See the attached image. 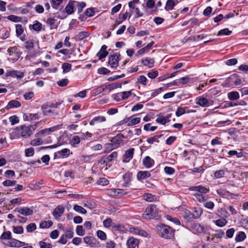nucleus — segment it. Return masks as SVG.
I'll use <instances>...</instances> for the list:
<instances>
[{"label": "nucleus", "mask_w": 248, "mask_h": 248, "mask_svg": "<svg viewBox=\"0 0 248 248\" xmlns=\"http://www.w3.org/2000/svg\"><path fill=\"white\" fill-rule=\"evenodd\" d=\"M188 190L194 192L192 195L194 196L198 202L204 203V206L205 208L210 210L214 209V203L212 202H207L210 197L205 194L209 192V188L202 185H199L190 186L188 188Z\"/></svg>", "instance_id": "1"}, {"label": "nucleus", "mask_w": 248, "mask_h": 248, "mask_svg": "<svg viewBox=\"0 0 248 248\" xmlns=\"http://www.w3.org/2000/svg\"><path fill=\"white\" fill-rule=\"evenodd\" d=\"M37 124L21 125L15 129V133L17 138L30 137L37 128Z\"/></svg>", "instance_id": "2"}, {"label": "nucleus", "mask_w": 248, "mask_h": 248, "mask_svg": "<svg viewBox=\"0 0 248 248\" xmlns=\"http://www.w3.org/2000/svg\"><path fill=\"white\" fill-rule=\"evenodd\" d=\"M62 127V124H59L49 128H45L35 134V137H39L43 139L52 133L61 129Z\"/></svg>", "instance_id": "3"}, {"label": "nucleus", "mask_w": 248, "mask_h": 248, "mask_svg": "<svg viewBox=\"0 0 248 248\" xmlns=\"http://www.w3.org/2000/svg\"><path fill=\"white\" fill-rule=\"evenodd\" d=\"M157 213L156 206L154 204H152L146 208L145 211L142 214V217L145 219H150L155 217Z\"/></svg>", "instance_id": "4"}, {"label": "nucleus", "mask_w": 248, "mask_h": 248, "mask_svg": "<svg viewBox=\"0 0 248 248\" xmlns=\"http://www.w3.org/2000/svg\"><path fill=\"white\" fill-rule=\"evenodd\" d=\"M174 230L172 229L169 226L162 225L160 227V233L161 236L166 239H170L174 236Z\"/></svg>", "instance_id": "5"}, {"label": "nucleus", "mask_w": 248, "mask_h": 248, "mask_svg": "<svg viewBox=\"0 0 248 248\" xmlns=\"http://www.w3.org/2000/svg\"><path fill=\"white\" fill-rule=\"evenodd\" d=\"M226 82L229 86L233 85L237 86L242 83L241 79L239 76L236 74H233L231 75L226 79Z\"/></svg>", "instance_id": "6"}, {"label": "nucleus", "mask_w": 248, "mask_h": 248, "mask_svg": "<svg viewBox=\"0 0 248 248\" xmlns=\"http://www.w3.org/2000/svg\"><path fill=\"white\" fill-rule=\"evenodd\" d=\"M74 235V232L72 229H69L65 231L64 234L62 235L60 239L58 241L59 243L62 244H65L68 239H71Z\"/></svg>", "instance_id": "7"}, {"label": "nucleus", "mask_w": 248, "mask_h": 248, "mask_svg": "<svg viewBox=\"0 0 248 248\" xmlns=\"http://www.w3.org/2000/svg\"><path fill=\"white\" fill-rule=\"evenodd\" d=\"M41 109L43 115L45 116H58L59 115V113L55 112L54 109H53L48 104L43 105Z\"/></svg>", "instance_id": "8"}, {"label": "nucleus", "mask_w": 248, "mask_h": 248, "mask_svg": "<svg viewBox=\"0 0 248 248\" xmlns=\"http://www.w3.org/2000/svg\"><path fill=\"white\" fill-rule=\"evenodd\" d=\"M85 243L93 248H98L100 246L99 242L95 238L92 236H85L83 238Z\"/></svg>", "instance_id": "9"}, {"label": "nucleus", "mask_w": 248, "mask_h": 248, "mask_svg": "<svg viewBox=\"0 0 248 248\" xmlns=\"http://www.w3.org/2000/svg\"><path fill=\"white\" fill-rule=\"evenodd\" d=\"M3 243L10 247L19 248L25 245V243L24 242L12 238V237L6 242H3Z\"/></svg>", "instance_id": "10"}, {"label": "nucleus", "mask_w": 248, "mask_h": 248, "mask_svg": "<svg viewBox=\"0 0 248 248\" xmlns=\"http://www.w3.org/2000/svg\"><path fill=\"white\" fill-rule=\"evenodd\" d=\"M163 90V88L161 87L155 90H151L144 92L142 93L144 96L148 98V99H150L153 97H155L159 94Z\"/></svg>", "instance_id": "11"}, {"label": "nucleus", "mask_w": 248, "mask_h": 248, "mask_svg": "<svg viewBox=\"0 0 248 248\" xmlns=\"http://www.w3.org/2000/svg\"><path fill=\"white\" fill-rule=\"evenodd\" d=\"M14 211L25 216H31L33 214V210L28 207L16 208Z\"/></svg>", "instance_id": "12"}, {"label": "nucleus", "mask_w": 248, "mask_h": 248, "mask_svg": "<svg viewBox=\"0 0 248 248\" xmlns=\"http://www.w3.org/2000/svg\"><path fill=\"white\" fill-rule=\"evenodd\" d=\"M120 54L111 55L108 59V63L112 68H116L118 66Z\"/></svg>", "instance_id": "13"}, {"label": "nucleus", "mask_w": 248, "mask_h": 248, "mask_svg": "<svg viewBox=\"0 0 248 248\" xmlns=\"http://www.w3.org/2000/svg\"><path fill=\"white\" fill-rule=\"evenodd\" d=\"M134 150V148H131L125 151L123 157V161L124 162L127 163L131 160L133 157Z\"/></svg>", "instance_id": "14"}, {"label": "nucleus", "mask_w": 248, "mask_h": 248, "mask_svg": "<svg viewBox=\"0 0 248 248\" xmlns=\"http://www.w3.org/2000/svg\"><path fill=\"white\" fill-rule=\"evenodd\" d=\"M132 173L129 171L126 172L124 175H123V179L124 181V183L123 184V186L127 187L130 186V182L132 179Z\"/></svg>", "instance_id": "15"}, {"label": "nucleus", "mask_w": 248, "mask_h": 248, "mask_svg": "<svg viewBox=\"0 0 248 248\" xmlns=\"http://www.w3.org/2000/svg\"><path fill=\"white\" fill-rule=\"evenodd\" d=\"M64 211V208L62 205L57 206L53 210L52 214L56 219L59 218L63 214Z\"/></svg>", "instance_id": "16"}, {"label": "nucleus", "mask_w": 248, "mask_h": 248, "mask_svg": "<svg viewBox=\"0 0 248 248\" xmlns=\"http://www.w3.org/2000/svg\"><path fill=\"white\" fill-rule=\"evenodd\" d=\"M196 104L202 107H208L210 103L207 98L203 96H199L196 99Z\"/></svg>", "instance_id": "17"}, {"label": "nucleus", "mask_w": 248, "mask_h": 248, "mask_svg": "<svg viewBox=\"0 0 248 248\" xmlns=\"http://www.w3.org/2000/svg\"><path fill=\"white\" fill-rule=\"evenodd\" d=\"M117 155L118 154L117 152H113L109 155L103 157L101 159V161H103L104 164H107L111 161L116 159L117 158Z\"/></svg>", "instance_id": "18"}, {"label": "nucleus", "mask_w": 248, "mask_h": 248, "mask_svg": "<svg viewBox=\"0 0 248 248\" xmlns=\"http://www.w3.org/2000/svg\"><path fill=\"white\" fill-rule=\"evenodd\" d=\"M8 53L10 56H15V61H17L20 55V53L18 51V48L16 46L10 47L8 49Z\"/></svg>", "instance_id": "19"}, {"label": "nucleus", "mask_w": 248, "mask_h": 248, "mask_svg": "<svg viewBox=\"0 0 248 248\" xmlns=\"http://www.w3.org/2000/svg\"><path fill=\"white\" fill-rule=\"evenodd\" d=\"M123 138L124 137L122 135H118L112 139L111 142L114 148L118 147L122 144Z\"/></svg>", "instance_id": "20"}, {"label": "nucleus", "mask_w": 248, "mask_h": 248, "mask_svg": "<svg viewBox=\"0 0 248 248\" xmlns=\"http://www.w3.org/2000/svg\"><path fill=\"white\" fill-rule=\"evenodd\" d=\"M190 227L194 233H202L204 231V228L199 223H192Z\"/></svg>", "instance_id": "21"}, {"label": "nucleus", "mask_w": 248, "mask_h": 248, "mask_svg": "<svg viewBox=\"0 0 248 248\" xmlns=\"http://www.w3.org/2000/svg\"><path fill=\"white\" fill-rule=\"evenodd\" d=\"M139 241L134 237H130L126 242V245L128 248H136L138 246Z\"/></svg>", "instance_id": "22"}, {"label": "nucleus", "mask_w": 248, "mask_h": 248, "mask_svg": "<svg viewBox=\"0 0 248 248\" xmlns=\"http://www.w3.org/2000/svg\"><path fill=\"white\" fill-rule=\"evenodd\" d=\"M76 1H69L65 8L66 12L70 15L76 11L75 7L76 6Z\"/></svg>", "instance_id": "23"}, {"label": "nucleus", "mask_w": 248, "mask_h": 248, "mask_svg": "<svg viewBox=\"0 0 248 248\" xmlns=\"http://www.w3.org/2000/svg\"><path fill=\"white\" fill-rule=\"evenodd\" d=\"M46 23L49 26L50 29H56L59 24L57 19L52 17L48 18Z\"/></svg>", "instance_id": "24"}, {"label": "nucleus", "mask_w": 248, "mask_h": 248, "mask_svg": "<svg viewBox=\"0 0 248 248\" xmlns=\"http://www.w3.org/2000/svg\"><path fill=\"white\" fill-rule=\"evenodd\" d=\"M154 44V42L152 41L149 43L147 46L145 47L141 48L138 51L137 54V55H142L144 53L147 52L150 50L152 48L153 45Z\"/></svg>", "instance_id": "25"}, {"label": "nucleus", "mask_w": 248, "mask_h": 248, "mask_svg": "<svg viewBox=\"0 0 248 248\" xmlns=\"http://www.w3.org/2000/svg\"><path fill=\"white\" fill-rule=\"evenodd\" d=\"M143 164L146 168H150L154 165V160L150 156H146L143 160Z\"/></svg>", "instance_id": "26"}, {"label": "nucleus", "mask_w": 248, "mask_h": 248, "mask_svg": "<svg viewBox=\"0 0 248 248\" xmlns=\"http://www.w3.org/2000/svg\"><path fill=\"white\" fill-rule=\"evenodd\" d=\"M151 176V174L148 171H140L137 173V178L138 180L145 179Z\"/></svg>", "instance_id": "27"}, {"label": "nucleus", "mask_w": 248, "mask_h": 248, "mask_svg": "<svg viewBox=\"0 0 248 248\" xmlns=\"http://www.w3.org/2000/svg\"><path fill=\"white\" fill-rule=\"evenodd\" d=\"M90 35V33L87 31H82L79 32L77 35H76L74 39L76 41L82 40L83 39L88 37Z\"/></svg>", "instance_id": "28"}, {"label": "nucleus", "mask_w": 248, "mask_h": 248, "mask_svg": "<svg viewBox=\"0 0 248 248\" xmlns=\"http://www.w3.org/2000/svg\"><path fill=\"white\" fill-rule=\"evenodd\" d=\"M6 76L21 78L24 77V74L22 72H18L17 71L13 70L7 72L6 73Z\"/></svg>", "instance_id": "29"}, {"label": "nucleus", "mask_w": 248, "mask_h": 248, "mask_svg": "<svg viewBox=\"0 0 248 248\" xmlns=\"http://www.w3.org/2000/svg\"><path fill=\"white\" fill-rule=\"evenodd\" d=\"M80 142V138L78 136H73L70 140V144L74 147H78Z\"/></svg>", "instance_id": "30"}, {"label": "nucleus", "mask_w": 248, "mask_h": 248, "mask_svg": "<svg viewBox=\"0 0 248 248\" xmlns=\"http://www.w3.org/2000/svg\"><path fill=\"white\" fill-rule=\"evenodd\" d=\"M103 225L106 228H109L111 226H112L113 228H116L117 229H119L120 227L119 225H112V220L110 218H108L105 219L103 222Z\"/></svg>", "instance_id": "31"}, {"label": "nucleus", "mask_w": 248, "mask_h": 248, "mask_svg": "<svg viewBox=\"0 0 248 248\" xmlns=\"http://www.w3.org/2000/svg\"><path fill=\"white\" fill-rule=\"evenodd\" d=\"M21 106L20 103L15 100H11L9 103L8 104L6 107V108L7 109H9L14 108H18Z\"/></svg>", "instance_id": "32"}, {"label": "nucleus", "mask_w": 248, "mask_h": 248, "mask_svg": "<svg viewBox=\"0 0 248 248\" xmlns=\"http://www.w3.org/2000/svg\"><path fill=\"white\" fill-rule=\"evenodd\" d=\"M106 119L104 116H96L94 117L90 122L91 125H93L97 123L104 122Z\"/></svg>", "instance_id": "33"}, {"label": "nucleus", "mask_w": 248, "mask_h": 248, "mask_svg": "<svg viewBox=\"0 0 248 248\" xmlns=\"http://www.w3.org/2000/svg\"><path fill=\"white\" fill-rule=\"evenodd\" d=\"M57 154L62 157L65 158L67 157L70 154H72V152L69 149L64 148L57 152Z\"/></svg>", "instance_id": "34"}, {"label": "nucleus", "mask_w": 248, "mask_h": 248, "mask_svg": "<svg viewBox=\"0 0 248 248\" xmlns=\"http://www.w3.org/2000/svg\"><path fill=\"white\" fill-rule=\"evenodd\" d=\"M187 108H182V107H179L178 108L176 112L175 115L177 117H180L183 114H185L186 112V109ZM195 112V110H191L190 111H187V113L189 112Z\"/></svg>", "instance_id": "35"}, {"label": "nucleus", "mask_w": 248, "mask_h": 248, "mask_svg": "<svg viewBox=\"0 0 248 248\" xmlns=\"http://www.w3.org/2000/svg\"><path fill=\"white\" fill-rule=\"evenodd\" d=\"M130 231L132 232L138 234H139L141 236H144V237H147L148 236V234L146 232H145L143 230H139L138 228H131L130 229Z\"/></svg>", "instance_id": "36"}, {"label": "nucleus", "mask_w": 248, "mask_h": 248, "mask_svg": "<svg viewBox=\"0 0 248 248\" xmlns=\"http://www.w3.org/2000/svg\"><path fill=\"white\" fill-rule=\"evenodd\" d=\"M155 61L153 59L145 58L142 60V63L145 66L150 68L153 67Z\"/></svg>", "instance_id": "37"}, {"label": "nucleus", "mask_w": 248, "mask_h": 248, "mask_svg": "<svg viewBox=\"0 0 248 248\" xmlns=\"http://www.w3.org/2000/svg\"><path fill=\"white\" fill-rule=\"evenodd\" d=\"M246 238V235L244 232H239L236 235L235 240L236 242L244 241Z\"/></svg>", "instance_id": "38"}, {"label": "nucleus", "mask_w": 248, "mask_h": 248, "mask_svg": "<svg viewBox=\"0 0 248 248\" xmlns=\"http://www.w3.org/2000/svg\"><path fill=\"white\" fill-rule=\"evenodd\" d=\"M228 97L229 100H235L239 98L240 95L238 92L233 91L228 93Z\"/></svg>", "instance_id": "39"}, {"label": "nucleus", "mask_w": 248, "mask_h": 248, "mask_svg": "<svg viewBox=\"0 0 248 248\" xmlns=\"http://www.w3.org/2000/svg\"><path fill=\"white\" fill-rule=\"evenodd\" d=\"M36 138L31 140V145L32 146L40 145L45 142L44 140L39 137H35Z\"/></svg>", "instance_id": "40"}, {"label": "nucleus", "mask_w": 248, "mask_h": 248, "mask_svg": "<svg viewBox=\"0 0 248 248\" xmlns=\"http://www.w3.org/2000/svg\"><path fill=\"white\" fill-rule=\"evenodd\" d=\"M175 5V3L173 0H168L166 2L165 9L167 11H170L173 9Z\"/></svg>", "instance_id": "41"}, {"label": "nucleus", "mask_w": 248, "mask_h": 248, "mask_svg": "<svg viewBox=\"0 0 248 248\" xmlns=\"http://www.w3.org/2000/svg\"><path fill=\"white\" fill-rule=\"evenodd\" d=\"M31 26L32 29L36 31H40L42 29V24L38 21H35L34 23L31 25H30V27Z\"/></svg>", "instance_id": "42"}, {"label": "nucleus", "mask_w": 248, "mask_h": 248, "mask_svg": "<svg viewBox=\"0 0 248 248\" xmlns=\"http://www.w3.org/2000/svg\"><path fill=\"white\" fill-rule=\"evenodd\" d=\"M214 222L215 224L219 227L225 226L228 223L227 220L225 218L218 219L215 220Z\"/></svg>", "instance_id": "43"}, {"label": "nucleus", "mask_w": 248, "mask_h": 248, "mask_svg": "<svg viewBox=\"0 0 248 248\" xmlns=\"http://www.w3.org/2000/svg\"><path fill=\"white\" fill-rule=\"evenodd\" d=\"M27 117L30 120H38L41 118V114L40 113H29Z\"/></svg>", "instance_id": "44"}, {"label": "nucleus", "mask_w": 248, "mask_h": 248, "mask_svg": "<svg viewBox=\"0 0 248 248\" xmlns=\"http://www.w3.org/2000/svg\"><path fill=\"white\" fill-rule=\"evenodd\" d=\"M162 135H156L148 138L147 140V142L149 144H153L155 142H158L159 140L158 139L162 137Z\"/></svg>", "instance_id": "45"}, {"label": "nucleus", "mask_w": 248, "mask_h": 248, "mask_svg": "<svg viewBox=\"0 0 248 248\" xmlns=\"http://www.w3.org/2000/svg\"><path fill=\"white\" fill-rule=\"evenodd\" d=\"M77 4L76 6L75 7V10H77L78 13H80L82 11L83 8H84L86 6V3L84 2H79L76 1Z\"/></svg>", "instance_id": "46"}, {"label": "nucleus", "mask_w": 248, "mask_h": 248, "mask_svg": "<svg viewBox=\"0 0 248 248\" xmlns=\"http://www.w3.org/2000/svg\"><path fill=\"white\" fill-rule=\"evenodd\" d=\"M143 198L144 200L149 202H152L155 199V196H154L151 193L144 194Z\"/></svg>", "instance_id": "47"}, {"label": "nucleus", "mask_w": 248, "mask_h": 248, "mask_svg": "<svg viewBox=\"0 0 248 248\" xmlns=\"http://www.w3.org/2000/svg\"><path fill=\"white\" fill-rule=\"evenodd\" d=\"M62 69L63 73H66L71 71L72 65L69 63L64 62L62 64Z\"/></svg>", "instance_id": "48"}, {"label": "nucleus", "mask_w": 248, "mask_h": 248, "mask_svg": "<svg viewBox=\"0 0 248 248\" xmlns=\"http://www.w3.org/2000/svg\"><path fill=\"white\" fill-rule=\"evenodd\" d=\"M73 209L75 211L82 214H86L87 213L86 209L78 205H75L73 207Z\"/></svg>", "instance_id": "49"}, {"label": "nucleus", "mask_w": 248, "mask_h": 248, "mask_svg": "<svg viewBox=\"0 0 248 248\" xmlns=\"http://www.w3.org/2000/svg\"><path fill=\"white\" fill-rule=\"evenodd\" d=\"M140 122V117H136L133 118V116H132V118L129 122V123L128 124V126H131L133 125H135L139 124Z\"/></svg>", "instance_id": "50"}, {"label": "nucleus", "mask_w": 248, "mask_h": 248, "mask_svg": "<svg viewBox=\"0 0 248 248\" xmlns=\"http://www.w3.org/2000/svg\"><path fill=\"white\" fill-rule=\"evenodd\" d=\"M7 18L8 20L14 22H20L22 19L21 17L13 15L8 16Z\"/></svg>", "instance_id": "51"}, {"label": "nucleus", "mask_w": 248, "mask_h": 248, "mask_svg": "<svg viewBox=\"0 0 248 248\" xmlns=\"http://www.w3.org/2000/svg\"><path fill=\"white\" fill-rule=\"evenodd\" d=\"M53 224V223L51 221L48 220L47 221H43L40 224V227L42 229L48 228L51 227Z\"/></svg>", "instance_id": "52"}, {"label": "nucleus", "mask_w": 248, "mask_h": 248, "mask_svg": "<svg viewBox=\"0 0 248 248\" xmlns=\"http://www.w3.org/2000/svg\"><path fill=\"white\" fill-rule=\"evenodd\" d=\"M63 0H51L52 7L54 9H58L62 3Z\"/></svg>", "instance_id": "53"}, {"label": "nucleus", "mask_w": 248, "mask_h": 248, "mask_svg": "<svg viewBox=\"0 0 248 248\" xmlns=\"http://www.w3.org/2000/svg\"><path fill=\"white\" fill-rule=\"evenodd\" d=\"M202 210L200 208L195 207L194 211V218H198L202 214Z\"/></svg>", "instance_id": "54"}, {"label": "nucleus", "mask_w": 248, "mask_h": 248, "mask_svg": "<svg viewBox=\"0 0 248 248\" xmlns=\"http://www.w3.org/2000/svg\"><path fill=\"white\" fill-rule=\"evenodd\" d=\"M225 174V172L224 170H218L215 172L214 177L216 178H221L224 176Z\"/></svg>", "instance_id": "55"}, {"label": "nucleus", "mask_w": 248, "mask_h": 248, "mask_svg": "<svg viewBox=\"0 0 248 248\" xmlns=\"http://www.w3.org/2000/svg\"><path fill=\"white\" fill-rule=\"evenodd\" d=\"M13 231L16 234H22L23 232V228L21 226H13Z\"/></svg>", "instance_id": "56"}, {"label": "nucleus", "mask_w": 248, "mask_h": 248, "mask_svg": "<svg viewBox=\"0 0 248 248\" xmlns=\"http://www.w3.org/2000/svg\"><path fill=\"white\" fill-rule=\"evenodd\" d=\"M11 238V232L10 231L5 232L2 233L0 236V239L1 240H8Z\"/></svg>", "instance_id": "57"}, {"label": "nucleus", "mask_w": 248, "mask_h": 248, "mask_svg": "<svg viewBox=\"0 0 248 248\" xmlns=\"http://www.w3.org/2000/svg\"><path fill=\"white\" fill-rule=\"evenodd\" d=\"M121 99H122V100H125V99H127L129 97H130L132 95L131 91L121 92Z\"/></svg>", "instance_id": "58"}, {"label": "nucleus", "mask_w": 248, "mask_h": 248, "mask_svg": "<svg viewBox=\"0 0 248 248\" xmlns=\"http://www.w3.org/2000/svg\"><path fill=\"white\" fill-rule=\"evenodd\" d=\"M25 154L27 157L32 156L34 154V149L32 147L26 149L25 150Z\"/></svg>", "instance_id": "59"}, {"label": "nucleus", "mask_w": 248, "mask_h": 248, "mask_svg": "<svg viewBox=\"0 0 248 248\" xmlns=\"http://www.w3.org/2000/svg\"><path fill=\"white\" fill-rule=\"evenodd\" d=\"M232 33V31H230L228 29L225 28L222 30H220L218 33L217 35H229Z\"/></svg>", "instance_id": "60"}, {"label": "nucleus", "mask_w": 248, "mask_h": 248, "mask_svg": "<svg viewBox=\"0 0 248 248\" xmlns=\"http://www.w3.org/2000/svg\"><path fill=\"white\" fill-rule=\"evenodd\" d=\"M36 229V225L34 223L29 224L26 227V230L28 232H31Z\"/></svg>", "instance_id": "61"}, {"label": "nucleus", "mask_w": 248, "mask_h": 248, "mask_svg": "<svg viewBox=\"0 0 248 248\" xmlns=\"http://www.w3.org/2000/svg\"><path fill=\"white\" fill-rule=\"evenodd\" d=\"M16 34L17 36L21 35L24 29L21 24H17L16 26Z\"/></svg>", "instance_id": "62"}, {"label": "nucleus", "mask_w": 248, "mask_h": 248, "mask_svg": "<svg viewBox=\"0 0 248 248\" xmlns=\"http://www.w3.org/2000/svg\"><path fill=\"white\" fill-rule=\"evenodd\" d=\"M96 234L97 237L102 240H105L107 239L106 234L102 231H97Z\"/></svg>", "instance_id": "63"}, {"label": "nucleus", "mask_w": 248, "mask_h": 248, "mask_svg": "<svg viewBox=\"0 0 248 248\" xmlns=\"http://www.w3.org/2000/svg\"><path fill=\"white\" fill-rule=\"evenodd\" d=\"M40 248H52V245L51 243H46L44 241H40L39 243Z\"/></svg>", "instance_id": "64"}]
</instances>
